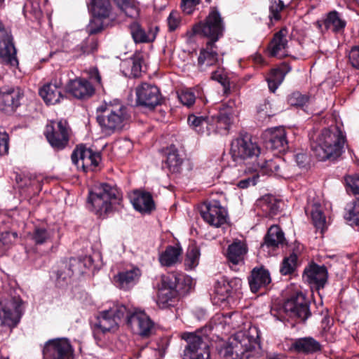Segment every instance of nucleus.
<instances>
[{"mask_svg":"<svg viewBox=\"0 0 359 359\" xmlns=\"http://www.w3.org/2000/svg\"><path fill=\"white\" fill-rule=\"evenodd\" d=\"M316 25L322 33L329 29L334 33H340L344 31L346 22L338 12L333 11L327 13L323 20L317 21Z\"/></svg>","mask_w":359,"mask_h":359,"instance_id":"26","label":"nucleus"},{"mask_svg":"<svg viewBox=\"0 0 359 359\" xmlns=\"http://www.w3.org/2000/svg\"><path fill=\"white\" fill-rule=\"evenodd\" d=\"M309 97L306 95H302L299 92L293 93L289 98L290 103L292 105L303 107L309 102Z\"/></svg>","mask_w":359,"mask_h":359,"instance_id":"56","label":"nucleus"},{"mask_svg":"<svg viewBox=\"0 0 359 359\" xmlns=\"http://www.w3.org/2000/svg\"><path fill=\"white\" fill-rule=\"evenodd\" d=\"M100 151H94L93 147H87L86 144H78L74 149L71 157H101Z\"/></svg>","mask_w":359,"mask_h":359,"instance_id":"47","label":"nucleus"},{"mask_svg":"<svg viewBox=\"0 0 359 359\" xmlns=\"http://www.w3.org/2000/svg\"><path fill=\"white\" fill-rule=\"evenodd\" d=\"M71 129L66 120L53 121L47 124L44 135L52 148L57 151L65 149L69 142Z\"/></svg>","mask_w":359,"mask_h":359,"instance_id":"7","label":"nucleus"},{"mask_svg":"<svg viewBox=\"0 0 359 359\" xmlns=\"http://www.w3.org/2000/svg\"><path fill=\"white\" fill-rule=\"evenodd\" d=\"M321 345L312 337H304L294 340L290 350L297 353H313L320 351Z\"/></svg>","mask_w":359,"mask_h":359,"instance_id":"30","label":"nucleus"},{"mask_svg":"<svg viewBox=\"0 0 359 359\" xmlns=\"http://www.w3.org/2000/svg\"><path fill=\"white\" fill-rule=\"evenodd\" d=\"M90 8L93 15L100 18H109L111 7L109 0H91Z\"/></svg>","mask_w":359,"mask_h":359,"instance_id":"41","label":"nucleus"},{"mask_svg":"<svg viewBox=\"0 0 359 359\" xmlns=\"http://www.w3.org/2000/svg\"><path fill=\"white\" fill-rule=\"evenodd\" d=\"M344 218L351 225H359V199L347 205L345 209Z\"/></svg>","mask_w":359,"mask_h":359,"instance_id":"45","label":"nucleus"},{"mask_svg":"<svg viewBox=\"0 0 359 359\" xmlns=\"http://www.w3.org/2000/svg\"><path fill=\"white\" fill-rule=\"evenodd\" d=\"M229 154L231 157H259L264 154L257 143L241 134L231 141Z\"/></svg>","mask_w":359,"mask_h":359,"instance_id":"13","label":"nucleus"},{"mask_svg":"<svg viewBox=\"0 0 359 359\" xmlns=\"http://www.w3.org/2000/svg\"><path fill=\"white\" fill-rule=\"evenodd\" d=\"M140 276V271L137 268L118 273L114 280L117 287L123 290H128L133 287Z\"/></svg>","mask_w":359,"mask_h":359,"instance_id":"31","label":"nucleus"},{"mask_svg":"<svg viewBox=\"0 0 359 359\" xmlns=\"http://www.w3.org/2000/svg\"><path fill=\"white\" fill-rule=\"evenodd\" d=\"M130 29L132 37L135 43L150 42L155 39L154 33L151 32H147L137 22L132 23Z\"/></svg>","mask_w":359,"mask_h":359,"instance_id":"40","label":"nucleus"},{"mask_svg":"<svg viewBox=\"0 0 359 359\" xmlns=\"http://www.w3.org/2000/svg\"><path fill=\"white\" fill-rule=\"evenodd\" d=\"M72 161L79 170L88 172L96 170L100 158H72Z\"/></svg>","mask_w":359,"mask_h":359,"instance_id":"43","label":"nucleus"},{"mask_svg":"<svg viewBox=\"0 0 359 359\" xmlns=\"http://www.w3.org/2000/svg\"><path fill=\"white\" fill-rule=\"evenodd\" d=\"M118 7L125 15L130 18H137L139 16V8L134 0H114Z\"/></svg>","mask_w":359,"mask_h":359,"instance_id":"42","label":"nucleus"},{"mask_svg":"<svg viewBox=\"0 0 359 359\" xmlns=\"http://www.w3.org/2000/svg\"><path fill=\"white\" fill-rule=\"evenodd\" d=\"M225 27L220 14L215 10L210 12L203 21H201L193 27V32L208 39L207 42L216 43L224 35Z\"/></svg>","mask_w":359,"mask_h":359,"instance_id":"6","label":"nucleus"},{"mask_svg":"<svg viewBox=\"0 0 359 359\" xmlns=\"http://www.w3.org/2000/svg\"><path fill=\"white\" fill-rule=\"evenodd\" d=\"M182 163V158H166L163 166L166 167L172 172H177L180 171Z\"/></svg>","mask_w":359,"mask_h":359,"instance_id":"59","label":"nucleus"},{"mask_svg":"<svg viewBox=\"0 0 359 359\" xmlns=\"http://www.w3.org/2000/svg\"><path fill=\"white\" fill-rule=\"evenodd\" d=\"M97 41L95 36H89L80 44L72 48L74 57H79L84 54H90L97 50Z\"/></svg>","mask_w":359,"mask_h":359,"instance_id":"38","label":"nucleus"},{"mask_svg":"<svg viewBox=\"0 0 359 359\" xmlns=\"http://www.w3.org/2000/svg\"><path fill=\"white\" fill-rule=\"evenodd\" d=\"M248 251L246 244L236 240L228 247L227 259L233 265H238L243 262L244 256Z\"/></svg>","mask_w":359,"mask_h":359,"instance_id":"33","label":"nucleus"},{"mask_svg":"<svg viewBox=\"0 0 359 359\" xmlns=\"http://www.w3.org/2000/svg\"><path fill=\"white\" fill-rule=\"evenodd\" d=\"M126 75L139 76L142 72V60L140 57H130L121 63Z\"/></svg>","mask_w":359,"mask_h":359,"instance_id":"39","label":"nucleus"},{"mask_svg":"<svg viewBox=\"0 0 359 359\" xmlns=\"http://www.w3.org/2000/svg\"><path fill=\"white\" fill-rule=\"evenodd\" d=\"M289 72L286 66L272 69L266 79L269 90L274 93L282 83L286 74Z\"/></svg>","mask_w":359,"mask_h":359,"instance_id":"37","label":"nucleus"},{"mask_svg":"<svg viewBox=\"0 0 359 359\" xmlns=\"http://www.w3.org/2000/svg\"><path fill=\"white\" fill-rule=\"evenodd\" d=\"M182 248L179 246H168L159 255L158 260L163 266L170 267L180 262Z\"/></svg>","mask_w":359,"mask_h":359,"instance_id":"34","label":"nucleus"},{"mask_svg":"<svg viewBox=\"0 0 359 359\" xmlns=\"http://www.w3.org/2000/svg\"><path fill=\"white\" fill-rule=\"evenodd\" d=\"M23 93L19 88L4 87L0 90V109L13 110L20 105Z\"/></svg>","mask_w":359,"mask_h":359,"instance_id":"25","label":"nucleus"},{"mask_svg":"<svg viewBox=\"0 0 359 359\" xmlns=\"http://www.w3.org/2000/svg\"><path fill=\"white\" fill-rule=\"evenodd\" d=\"M67 91L78 99H88L95 93V86L85 79L70 80L67 85Z\"/></svg>","mask_w":359,"mask_h":359,"instance_id":"24","label":"nucleus"},{"mask_svg":"<svg viewBox=\"0 0 359 359\" xmlns=\"http://www.w3.org/2000/svg\"><path fill=\"white\" fill-rule=\"evenodd\" d=\"M179 99L184 105L190 107L195 102L196 97L191 91L186 90L182 91L179 95Z\"/></svg>","mask_w":359,"mask_h":359,"instance_id":"60","label":"nucleus"},{"mask_svg":"<svg viewBox=\"0 0 359 359\" xmlns=\"http://www.w3.org/2000/svg\"><path fill=\"white\" fill-rule=\"evenodd\" d=\"M201 215L210 225L219 227L226 223L227 211L218 201H212L204 205Z\"/></svg>","mask_w":359,"mask_h":359,"instance_id":"20","label":"nucleus"},{"mask_svg":"<svg viewBox=\"0 0 359 359\" xmlns=\"http://www.w3.org/2000/svg\"><path fill=\"white\" fill-rule=\"evenodd\" d=\"M281 311L290 318H297L302 321H305L311 315L309 301L301 292L291 295L283 304Z\"/></svg>","mask_w":359,"mask_h":359,"instance_id":"8","label":"nucleus"},{"mask_svg":"<svg viewBox=\"0 0 359 359\" xmlns=\"http://www.w3.org/2000/svg\"><path fill=\"white\" fill-rule=\"evenodd\" d=\"M158 88L154 85L143 83L136 88V102L140 106L154 109L161 102Z\"/></svg>","mask_w":359,"mask_h":359,"instance_id":"21","label":"nucleus"},{"mask_svg":"<svg viewBox=\"0 0 359 359\" xmlns=\"http://www.w3.org/2000/svg\"><path fill=\"white\" fill-rule=\"evenodd\" d=\"M347 191L354 195L359 194V176H347L345 177Z\"/></svg>","mask_w":359,"mask_h":359,"instance_id":"55","label":"nucleus"},{"mask_svg":"<svg viewBox=\"0 0 359 359\" xmlns=\"http://www.w3.org/2000/svg\"><path fill=\"white\" fill-rule=\"evenodd\" d=\"M253 171L260 172L263 174L274 173L276 175H281L280 173L279 165L273 158H257L256 164L253 165Z\"/></svg>","mask_w":359,"mask_h":359,"instance_id":"36","label":"nucleus"},{"mask_svg":"<svg viewBox=\"0 0 359 359\" xmlns=\"http://www.w3.org/2000/svg\"><path fill=\"white\" fill-rule=\"evenodd\" d=\"M311 215L314 226L323 231L325 226V217L319 203L311 205Z\"/></svg>","mask_w":359,"mask_h":359,"instance_id":"44","label":"nucleus"},{"mask_svg":"<svg viewBox=\"0 0 359 359\" xmlns=\"http://www.w3.org/2000/svg\"><path fill=\"white\" fill-rule=\"evenodd\" d=\"M102 114L97 116V121L102 133L107 135L121 130L128 122L129 115L126 108L123 106L113 107L104 104L97 108Z\"/></svg>","mask_w":359,"mask_h":359,"instance_id":"3","label":"nucleus"},{"mask_svg":"<svg viewBox=\"0 0 359 359\" xmlns=\"http://www.w3.org/2000/svg\"><path fill=\"white\" fill-rule=\"evenodd\" d=\"M126 322L134 333L144 337L150 335L154 327L149 316L141 311L132 312L128 309Z\"/></svg>","mask_w":359,"mask_h":359,"instance_id":"18","label":"nucleus"},{"mask_svg":"<svg viewBox=\"0 0 359 359\" xmlns=\"http://www.w3.org/2000/svg\"><path fill=\"white\" fill-rule=\"evenodd\" d=\"M23 310V302L20 297L0 301V326H15L19 322Z\"/></svg>","mask_w":359,"mask_h":359,"instance_id":"11","label":"nucleus"},{"mask_svg":"<svg viewBox=\"0 0 359 359\" xmlns=\"http://www.w3.org/2000/svg\"><path fill=\"white\" fill-rule=\"evenodd\" d=\"M72 276L71 269H65L63 263L62 264L59 270L56 272V280L58 284L65 282L67 279Z\"/></svg>","mask_w":359,"mask_h":359,"instance_id":"61","label":"nucleus"},{"mask_svg":"<svg viewBox=\"0 0 359 359\" xmlns=\"http://www.w3.org/2000/svg\"><path fill=\"white\" fill-rule=\"evenodd\" d=\"M0 59L1 62L11 67L18 65L16 50L13 43V37L9 30L6 29L0 21Z\"/></svg>","mask_w":359,"mask_h":359,"instance_id":"15","label":"nucleus"},{"mask_svg":"<svg viewBox=\"0 0 359 359\" xmlns=\"http://www.w3.org/2000/svg\"><path fill=\"white\" fill-rule=\"evenodd\" d=\"M315 157H340L346 153L351 157L355 155L353 151L346 144V137L342 131L336 128L333 131L325 128L319 137V142L312 145Z\"/></svg>","mask_w":359,"mask_h":359,"instance_id":"2","label":"nucleus"},{"mask_svg":"<svg viewBox=\"0 0 359 359\" xmlns=\"http://www.w3.org/2000/svg\"><path fill=\"white\" fill-rule=\"evenodd\" d=\"M297 257L295 254H291L283 259L280 271L283 275L292 273L296 266Z\"/></svg>","mask_w":359,"mask_h":359,"instance_id":"50","label":"nucleus"},{"mask_svg":"<svg viewBox=\"0 0 359 359\" xmlns=\"http://www.w3.org/2000/svg\"><path fill=\"white\" fill-rule=\"evenodd\" d=\"M285 242L284 233L281 229L277 225L271 226L264 237L263 246L268 248H278Z\"/></svg>","mask_w":359,"mask_h":359,"instance_id":"35","label":"nucleus"},{"mask_svg":"<svg viewBox=\"0 0 359 359\" xmlns=\"http://www.w3.org/2000/svg\"><path fill=\"white\" fill-rule=\"evenodd\" d=\"M266 149L274 151L273 157H279L287 149L285 130L283 127H277L266 130L264 133Z\"/></svg>","mask_w":359,"mask_h":359,"instance_id":"17","label":"nucleus"},{"mask_svg":"<svg viewBox=\"0 0 359 359\" xmlns=\"http://www.w3.org/2000/svg\"><path fill=\"white\" fill-rule=\"evenodd\" d=\"M182 338L187 345L185 346L183 359H210V341L203 330L184 332Z\"/></svg>","mask_w":359,"mask_h":359,"instance_id":"5","label":"nucleus"},{"mask_svg":"<svg viewBox=\"0 0 359 359\" xmlns=\"http://www.w3.org/2000/svg\"><path fill=\"white\" fill-rule=\"evenodd\" d=\"M260 332L255 325L248 330L237 332L230 343L222 351L226 359H257L259 357Z\"/></svg>","mask_w":359,"mask_h":359,"instance_id":"1","label":"nucleus"},{"mask_svg":"<svg viewBox=\"0 0 359 359\" xmlns=\"http://www.w3.org/2000/svg\"><path fill=\"white\" fill-rule=\"evenodd\" d=\"M227 285V280L224 278L217 280L215 285V292L220 296L222 300H224L231 295Z\"/></svg>","mask_w":359,"mask_h":359,"instance_id":"52","label":"nucleus"},{"mask_svg":"<svg viewBox=\"0 0 359 359\" xmlns=\"http://www.w3.org/2000/svg\"><path fill=\"white\" fill-rule=\"evenodd\" d=\"M128 309L124 305H115L108 310L103 311L97 318L95 325L102 332L116 329L121 320L126 317Z\"/></svg>","mask_w":359,"mask_h":359,"instance_id":"12","label":"nucleus"},{"mask_svg":"<svg viewBox=\"0 0 359 359\" xmlns=\"http://www.w3.org/2000/svg\"><path fill=\"white\" fill-rule=\"evenodd\" d=\"M302 277L311 289L319 290L325 287L327 281L328 273L324 265L311 262L305 267Z\"/></svg>","mask_w":359,"mask_h":359,"instance_id":"19","label":"nucleus"},{"mask_svg":"<svg viewBox=\"0 0 359 359\" xmlns=\"http://www.w3.org/2000/svg\"><path fill=\"white\" fill-rule=\"evenodd\" d=\"M287 34V29L283 28L274 34L269 46V53L271 56L280 58L286 55Z\"/></svg>","mask_w":359,"mask_h":359,"instance_id":"27","label":"nucleus"},{"mask_svg":"<svg viewBox=\"0 0 359 359\" xmlns=\"http://www.w3.org/2000/svg\"><path fill=\"white\" fill-rule=\"evenodd\" d=\"M271 281L269 271L262 267L259 269L255 268L248 278L250 290L254 293L257 292L261 287L269 285Z\"/></svg>","mask_w":359,"mask_h":359,"instance_id":"29","label":"nucleus"},{"mask_svg":"<svg viewBox=\"0 0 359 359\" xmlns=\"http://www.w3.org/2000/svg\"><path fill=\"white\" fill-rule=\"evenodd\" d=\"M24 12H30L36 18H39L41 15L42 8L36 1H29L26 3L23 7Z\"/></svg>","mask_w":359,"mask_h":359,"instance_id":"58","label":"nucleus"},{"mask_svg":"<svg viewBox=\"0 0 359 359\" xmlns=\"http://www.w3.org/2000/svg\"><path fill=\"white\" fill-rule=\"evenodd\" d=\"M217 70L212 72L211 79L219 82L224 88V93L228 94L230 92V83L225 73V71L220 66H217Z\"/></svg>","mask_w":359,"mask_h":359,"instance_id":"48","label":"nucleus"},{"mask_svg":"<svg viewBox=\"0 0 359 359\" xmlns=\"http://www.w3.org/2000/svg\"><path fill=\"white\" fill-rule=\"evenodd\" d=\"M168 25L170 31L175 30L180 25V16L177 12L172 11L168 18Z\"/></svg>","mask_w":359,"mask_h":359,"instance_id":"64","label":"nucleus"},{"mask_svg":"<svg viewBox=\"0 0 359 359\" xmlns=\"http://www.w3.org/2000/svg\"><path fill=\"white\" fill-rule=\"evenodd\" d=\"M104 18L94 15L87 27V32L90 35L95 34L102 30L103 22L102 20Z\"/></svg>","mask_w":359,"mask_h":359,"instance_id":"53","label":"nucleus"},{"mask_svg":"<svg viewBox=\"0 0 359 359\" xmlns=\"http://www.w3.org/2000/svg\"><path fill=\"white\" fill-rule=\"evenodd\" d=\"M284 8L283 2L281 0H269V18L271 20H279L280 12Z\"/></svg>","mask_w":359,"mask_h":359,"instance_id":"49","label":"nucleus"},{"mask_svg":"<svg viewBox=\"0 0 359 359\" xmlns=\"http://www.w3.org/2000/svg\"><path fill=\"white\" fill-rule=\"evenodd\" d=\"M43 359H74V349L65 338L50 339L42 350Z\"/></svg>","mask_w":359,"mask_h":359,"instance_id":"9","label":"nucleus"},{"mask_svg":"<svg viewBox=\"0 0 359 359\" xmlns=\"http://www.w3.org/2000/svg\"><path fill=\"white\" fill-rule=\"evenodd\" d=\"M65 269H71L72 275L74 272H82L83 263L81 259L76 258H70L68 262L63 263Z\"/></svg>","mask_w":359,"mask_h":359,"instance_id":"57","label":"nucleus"},{"mask_svg":"<svg viewBox=\"0 0 359 359\" xmlns=\"http://www.w3.org/2000/svg\"><path fill=\"white\" fill-rule=\"evenodd\" d=\"M63 76L60 72L56 73L50 81L39 90V95L47 104H55L64 98Z\"/></svg>","mask_w":359,"mask_h":359,"instance_id":"14","label":"nucleus"},{"mask_svg":"<svg viewBox=\"0 0 359 359\" xmlns=\"http://www.w3.org/2000/svg\"><path fill=\"white\" fill-rule=\"evenodd\" d=\"M121 198L118 189L109 184H100L95 191H89L88 203L91 205V211L102 216L111 208L112 203H118Z\"/></svg>","mask_w":359,"mask_h":359,"instance_id":"4","label":"nucleus"},{"mask_svg":"<svg viewBox=\"0 0 359 359\" xmlns=\"http://www.w3.org/2000/svg\"><path fill=\"white\" fill-rule=\"evenodd\" d=\"M50 237V232L42 228L36 229L32 235V241L37 245L45 243Z\"/></svg>","mask_w":359,"mask_h":359,"instance_id":"51","label":"nucleus"},{"mask_svg":"<svg viewBox=\"0 0 359 359\" xmlns=\"http://www.w3.org/2000/svg\"><path fill=\"white\" fill-rule=\"evenodd\" d=\"M238 113L236 102L234 100H229L222 104L218 114L215 116L217 128L221 129L223 133H226L232 123L233 118Z\"/></svg>","mask_w":359,"mask_h":359,"instance_id":"23","label":"nucleus"},{"mask_svg":"<svg viewBox=\"0 0 359 359\" xmlns=\"http://www.w3.org/2000/svg\"><path fill=\"white\" fill-rule=\"evenodd\" d=\"M348 60L354 68L359 69V46L351 48L348 53Z\"/></svg>","mask_w":359,"mask_h":359,"instance_id":"63","label":"nucleus"},{"mask_svg":"<svg viewBox=\"0 0 359 359\" xmlns=\"http://www.w3.org/2000/svg\"><path fill=\"white\" fill-rule=\"evenodd\" d=\"M134 208L140 212H150L154 208V202L148 192L135 191L130 196Z\"/></svg>","mask_w":359,"mask_h":359,"instance_id":"28","label":"nucleus"},{"mask_svg":"<svg viewBox=\"0 0 359 359\" xmlns=\"http://www.w3.org/2000/svg\"><path fill=\"white\" fill-rule=\"evenodd\" d=\"M199 257V248L195 245H189L184 259L185 266L189 269L195 268L198 264Z\"/></svg>","mask_w":359,"mask_h":359,"instance_id":"46","label":"nucleus"},{"mask_svg":"<svg viewBox=\"0 0 359 359\" xmlns=\"http://www.w3.org/2000/svg\"><path fill=\"white\" fill-rule=\"evenodd\" d=\"M281 203V201L275 196L266 194L257 201L256 205L262 210L266 217H271L279 212Z\"/></svg>","mask_w":359,"mask_h":359,"instance_id":"32","label":"nucleus"},{"mask_svg":"<svg viewBox=\"0 0 359 359\" xmlns=\"http://www.w3.org/2000/svg\"><path fill=\"white\" fill-rule=\"evenodd\" d=\"M223 53H219L216 43L206 42L205 47L200 50L198 57V67L205 72L212 67L221 66L223 63Z\"/></svg>","mask_w":359,"mask_h":359,"instance_id":"16","label":"nucleus"},{"mask_svg":"<svg viewBox=\"0 0 359 359\" xmlns=\"http://www.w3.org/2000/svg\"><path fill=\"white\" fill-rule=\"evenodd\" d=\"M273 115L271 111V105L269 102H265L264 104H260L257 108V118L260 121H265L267 118Z\"/></svg>","mask_w":359,"mask_h":359,"instance_id":"54","label":"nucleus"},{"mask_svg":"<svg viewBox=\"0 0 359 359\" xmlns=\"http://www.w3.org/2000/svg\"><path fill=\"white\" fill-rule=\"evenodd\" d=\"M187 122L190 128L201 135H209L212 132L223 133L221 129L217 128L215 116H198L191 114L188 116Z\"/></svg>","mask_w":359,"mask_h":359,"instance_id":"22","label":"nucleus"},{"mask_svg":"<svg viewBox=\"0 0 359 359\" xmlns=\"http://www.w3.org/2000/svg\"><path fill=\"white\" fill-rule=\"evenodd\" d=\"M178 281L179 278L174 274L162 276L157 300L160 307L165 309L175 305L178 299Z\"/></svg>","mask_w":359,"mask_h":359,"instance_id":"10","label":"nucleus"},{"mask_svg":"<svg viewBox=\"0 0 359 359\" xmlns=\"http://www.w3.org/2000/svg\"><path fill=\"white\" fill-rule=\"evenodd\" d=\"M8 151V136L3 128H0V156H4Z\"/></svg>","mask_w":359,"mask_h":359,"instance_id":"62","label":"nucleus"}]
</instances>
